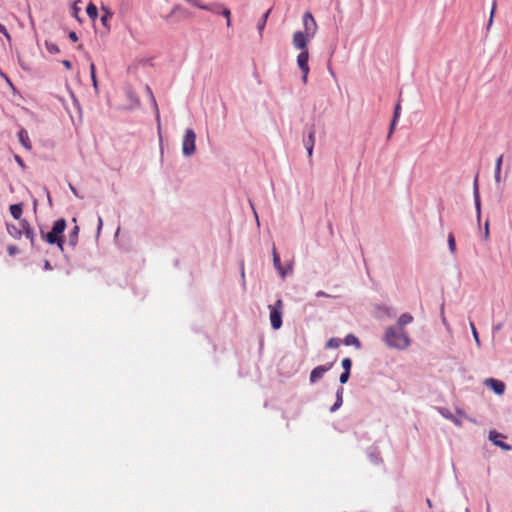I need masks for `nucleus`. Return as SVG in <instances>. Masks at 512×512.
I'll use <instances>...</instances> for the list:
<instances>
[{
	"label": "nucleus",
	"mask_w": 512,
	"mask_h": 512,
	"mask_svg": "<svg viewBox=\"0 0 512 512\" xmlns=\"http://www.w3.org/2000/svg\"><path fill=\"white\" fill-rule=\"evenodd\" d=\"M341 364H342V367H343L344 371H348V372H350V370H351V366H352V361H351V359H350V358H344V359L342 360V363H341Z\"/></svg>",
	"instance_id": "26"
},
{
	"label": "nucleus",
	"mask_w": 512,
	"mask_h": 512,
	"mask_svg": "<svg viewBox=\"0 0 512 512\" xmlns=\"http://www.w3.org/2000/svg\"><path fill=\"white\" fill-rule=\"evenodd\" d=\"M332 366L333 363H328L325 365L315 367L310 373V382L315 383L316 381L321 379L324 376V374L332 368Z\"/></svg>",
	"instance_id": "9"
},
{
	"label": "nucleus",
	"mask_w": 512,
	"mask_h": 512,
	"mask_svg": "<svg viewBox=\"0 0 512 512\" xmlns=\"http://www.w3.org/2000/svg\"><path fill=\"white\" fill-rule=\"evenodd\" d=\"M7 232L14 239H19L22 237V235H25V237L30 240L32 245L35 243V234L33 228L25 219L20 220L18 226L8 223Z\"/></svg>",
	"instance_id": "2"
},
{
	"label": "nucleus",
	"mask_w": 512,
	"mask_h": 512,
	"mask_svg": "<svg viewBox=\"0 0 512 512\" xmlns=\"http://www.w3.org/2000/svg\"><path fill=\"white\" fill-rule=\"evenodd\" d=\"M272 254H273L274 267L278 270V272L281 274V276L284 277L286 275V270H284V268L281 265L280 257L278 255L275 247L273 248Z\"/></svg>",
	"instance_id": "13"
},
{
	"label": "nucleus",
	"mask_w": 512,
	"mask_h": 512,
	"mask_svg": "<svg viewBox=\"0 0 512 512\" xmlns=\"http://www.w3.org/2000/svg\"><path fill=\"white\" fill-rule=\"evenodd\" d=\"M241 275L244 278V268L243 267L241 268Z\"/></svg>",
	"instance_id": "46"
},
{
	"label": "nucleus",
	"mask_w": 512,
	"mask_h": 512,
	"mask_svg": "<svg viewBox=\"0 0 512 512\" xmlns=\"http://www.w3.org/2000/svg\"><path fill=\"white\" fill-rule=\"evenodd\" d=\"M303 142H304V146L306 147L308 157H309V159H311L312 155H313L314 144H315V130H314V128L311 129L307 139H304Z\"/></svg>",
	"instance_id": "10"
},
{
	"label": "nucleus",
	"mask_w": 512,
	"mask_h": 512,
	"mask_svg": "<svg viewBox=\"0 0 512 512\" xmlns=\"http://www.w3.org/2000/svg\"><path fill=\"white\" fill-rule=\"evenodd\" d=\"M272 11V8L268 9L261 17V19L258 21V24H257V29H258V32L260 34V37H262V34H263V30L266 26V23H267V20H268V17L270 15Z\"/></svg>",
	"instance_id": "15"
},
{
	"label": "nucleus",
	"mask_w": 512,
	"mask_h": 512,
	"mask_svg": "<svg viewBox=\"0 0 512 512\" xmlns=\"http://www.w3.org/2000/svg\"><path fill=\"white\" fill-rule=\"evenodd\" d=\"M17 248L15 246H10L8 248V252L10 255H13L16 252Z\"/></svg>",
	"instance_id": "37"
},
{
	"label": "nucleus",
	"mask_w": 512,
	"mask_h": 512,
	"mask_svg": "<svg viewBox=\"0 0 512 512\" xmlns=\"http://www.w3.org/2000/svg\"><path fill=\"white\" fill-rule=\"evenodd\" d=\"M503 155H500L495 163V182L500 183L501 181V166H502Z\"/></svg>",
	"instance_id": "18"
},
{
	"label": "nucleus",
	"mask_w": 512,
	"mask_h": 512,
	"mask_svg": "<svg viewBox=\"0 0 512 512\" xmlns=\"http://www.w3.org/2000/svg\"><path fill=\"white\" fill-rule=\"evenodd\" d=\"M87 15L92 19H96L98 15L97 7L90 3L86 8Z\"/></svg>",
	"instance_id": "23"
},
{
	"label": "nucleus",
	"mask_w": 512,
	"mask_h": 512,
	"mask_svg": "<svg viewBox=\"0 0 512 512\" xmlns=\"http://www.w3.org/2000/svg\"><path fill=\"white\" fill-rule=\"evenodd\" d=\"M23 205L21 203L10 206V213L16 220H22Z\"/></svg>",
	"instance_id": "17"
},
{
	"label": "nucleus",
	"mask_w": 512,
	"mask_h": 512,
	"mask_svg": "<svg viewBox=\"0 0 512 512\" xmlns=\"http://www.w3.org/2000/svg\"><path fill=\"white\" fill-rule=\"evenodd\" d=\"M485 383H486V385L491 387L496 394L501 395V394L504 393L505 384L502 381H499V380H496V379H493V378H489V379L486 380Z\"/></svg>",
	"instance_id": "11"
},
{
	"label": "nucleus",
	"mask_w": 512,
	"mask_h": 512,
	"mask_svg": "<svg viewBox=\"0 0 512 512\" xmlns=\"http://www.w3.org/2000/svg\"><path fill=\"white\" fill-rule=\"evenodd\" d=\"M384 342L390 348L403 350L409 347L410 338L403 329L390 326L385 331Z\"/></svg>",
	"instance_id": "1"
},
{
	"label": "nucleus",
	"mask_w": 512,
	"mask_h": 512,
	"mask_svg": "<svg viewBox=\"0 0 512 512\" xmlns=\"http://www.w3.org/2000/svg\"><path fill=\"white\" fill-rule=\"evenodd\" d=\"M470 328H471V331H472L475 341L477 343H479V335H478V332H477L476 327L473 322H470Z\"/></svg>",
	"instance_id": "28"
},
{
	"label": "nucleus",
	"mask_w": 512,
	"mask_h": 512,
	"mask_svg": "<svg viewBox=\"0 0 512 512\" xmlns=\"http://www.w3.org/2000/svg\"><path fill=\"white\" fill-rule=\"evenodd\" d=\"M447 241H448L449 251L451 252V254L454 255L456 253V241H455V237H454L453 233H449Z\"/></svg>",
	"instance_id": "24"
},
{
	"label": "nucleus",
	"mask_w": 512,
	"mask_h": 512,
	"mask_svg": "<svg viewBox=\"0 0 512 512\" xmlns=\"http://www.w3.org/2000/svg\"><path fill=\"white\" fill-rule=\"evenodd\" d=\"M181 10V7L179 5H175L171 11V14H174L176 13L177 11H180Z\"/></svg>",
	"instance_id": "38"
},
{
	"label": "nucleus",
	"mask_w": 512,
	"mask_h": 512,
	"mask_svg": "<svg viewBox=\"0 0 512 512\" xmlns=\"http://www.w3.org/2000/svg\"><path fill=\"white\" fill-rule=\"evenodd\" d=\"M499 437H502L501 434L497 433L496 431H491L489 433V439L497 446L502 447L505 450H509L510 447L506 445L505 443L501 442L500 439H497Z\"/></svg>",
	"instance_id": "14"
},
{
	"label": "nucleus",
	"mask_w": 512,
	"mask_h": 512,
	"mask_svg": "<svg viewBox=\"0 0 512 512\" xmlns=\"http://www.w3.org/2000/svg\"><path fill=\"white\" fill-rule=\"evenodd\" d=\"M344 343L347 346L353 345L357 348L360 347V342H359L358 338L353 334H348L344 339Z\"/></svg>",
	"instance_id": "19"
},
{
	"label": "nucleus",
	"mask_w": 512,
	"mask_h": 512,
	"mask_svg": "<svg viewBox=\"0 0 512 512\" xmlns=\"http://www.w3.org/2000/svg\"><path fill=\"white\" fill-rule=\"evenodd\" d=\"M66 228V221L64 219H58L55 221L52 230L46 234L41 231L42 238L49 244H57V246L63 250L62 233Z\"/></svg>",
	"instance_id": "3"
},
{
	"label": "nucleus",
	"mask_w": 512,
	"mask_h": 512,
	"mask_svg": "<svg viewBox=\"0 0 512 512\" xmlns=\"http://www.w3.org/2000/svg\"><path fill=\"white\" fill-rule=\"evenodd\" d=\"M342 393H343V388L338 389L336 402L330 409L332 412L336 411L342 405V402H343Z\"/></svg>",
	"instance_id": "22"
},
{
	"label": "nucleus",
	"mask_w": 512,
	"mask_h": 512,
	"mask_svg": "<svg viewBox=\"0 0 512 512\" xmlns=\"http://www.w3.org/2000/svg\"><path fill=\"white\" fill-rule=\"evenodd\" d=\"M102 224H103L102 218H101V217H99V218H98V229H101Z\"/></svg>",
	"instance_id": "41"
},
{
	"label": "nucleus",
	"mask_w": 512,
	"mask_h": 512,
	"mask_svg": "<svg viewBox=\"0 0 512 512\" xmlns=\"http://www.w3.org/2000/svg\"><path fill=\"white\" fill-rule=\"evenodd\" d=\"M196 134L192 129L185 131L182 141V151L185 156H191L195 152Z\"/></svg>",
	"instance_id": "5"
},
{
	"label": "nucleus",
	"mask_w": 512,
	"mask_h": 512,
	"mask_svg": "<svg viewBox=\"0 0 512 512\" xmlns=\"http://www.w3.org/2000/svg\"><path fill=\"white\" fill-rule=\"evenodd\" d=\"M45 267L50 268V263L48 261L45 262Z\"/></svg>",
	"instance_id": "45"
},
{
	"label": "nucleus",
	"mask_w": 512,
	"mask_h": 512,
	"mask_svg": "<svg viewBox=\"0 0 512 512\" xmlns=\"http://www.w3.org/2000/svg\"><path fill=\"white\" fill-rule=\"evenodd\" d=\"M48 49H49L50 52H57L58 51V48L55 45H53L52 47H49Z\"/></svg>",
	"instance_id": "40"
},
{
	"label": "nucleus",
	"mask_w": 512,
	"mask_h": 512,
	"mask_svg": "<svg viewBox=\"0 0 512 512\" xmlns=\"http://www.w3.org/2000/svg\"><path fill=\"white\" fill-rule=\"evenodd\" d=\"M340 345L339 339L331 338L327 341L326 347L327 348H338Z\"/></svg>",
	"instance_id": "25"
},
{
	"label": "nucleus",
	"mask_w": 512,
	"mask_h": 512,
	"mask_svg": "<svg viewBox=\"0 0 512 512\" xmlns=\"http://www.w3.org/2000/svg\"><path fill=\"white\" fill-rule=\"evenodd\" d=\"M426 503H427V505H428V507H429L430 509H431V508H433V504H432V501H431L430 499H427V500H426Z\"/></svg>",
	"instance_id": "42"
},
{
	"label": "nucleus",
	"mask_w": 512,
	"mask_h": 512,
	"mask_svg": "<svg viewBox=\"0 0 512 512\" xmlns=\"http://www.w3.org/2000/svg\"><path fill=\"white\" fill-rule=\"evenodd\" d=\"M70 188H71L72 192H73L74 194H76V190H75L72 186H71Z\"/></svg>",
	"instance_id": "47"
},
{
	"label": "nucleus",
	"mask_w": 512,
	"mask_h": 512,
	"mask_svg": "<svg viewBox=\"0 0 512 512\" xmlns=\"http://www.w3.org/2000/svg\"><path fill=\"white\" fill-rule=\"evenodd\" d=\"M475 204H476V208H477L478 213H479L480 212V200H479V194H478L477 187L475 188Z\"/></svg>",
	"instance_id": "32"
},
{
	"label": "nucleus",
	"mask_w": 512,
	"mask_h": 512,
	"mask_svg": "<svg viewBox=\"0 0 512 512\" xmlns=\"http://www.w3.org/2000/svg\"><path fill=\"white\" fill-rule=\"evenodd\" d=\"M309 52L308 51H301L299 55L297 56V64L300 68L301 72L303 73V79L306 80L307 75L309 73Z\"/></svg>",
	"instance_id": "8"
},
{
	"label": "nucleus",
	"mask_w": 512,
	"mask_h": 512,
	"mask_svg": "<svg viewBox=\"0 0 512 512\" xmlns=\"http://www.w3.org/2000/svg\"><path fill=\"white\" fill-rule=\"evenodd\" d=\"M16 160H17V162H18L20 165H23V162H22V160L20 159V157H18V156H17V157H16Z\"/></svg>",
	"instance_id": "44"
},
{
	"label": "nucleus",
	"mask_w": 512,
	"mask_h": 512,
	"mask_svg": "<svg viewBox=\"0 0 512 512\" xmlns=\"http://www.w3.org/2000/svg\"><path fill=\"white\" fill-rule=\"evenodd\" d=\"M398 120H395V119H392L391 121V124H390V128H389V132H388V136L387 138L389 139L391 137V135L393 134L394 130H395V126H396V123H397Z\"/></svg>",
	"instance_id": "31"
},
{
	"label": "nucleus",
	"mask_w": 512,
	"mask_h": 512,
	"mask_svg": "<svg viewBox=\"0 0 512 512\" xmlns=\"http://www.w3.org/2000/svg\"><path fill=\"white\" fill-rule=\"evenodd\" d=\"M302 21L304 26L303 32L313 38L318 30V25L315 18L310 12H306L303 15Z\"/></svg>",
	"instance_id": "7"
},
{
	"label": "nucleus",
	"mask_w": 512,
	"mask_h": 512,
	"mask_svg": "<svg viewBox=\"0 0 512 512\" xmlns=\"http://www.w3.org/2000/svg\"><path fill=\"white\" fill-rule=\"evenodd\" d=\"M349 376H350V372H348V371H344V372L340 375V378H339L340 383L345 384V383L348 381Z\"/></svg>",
	"instance_id": "29"
},
{
	"label": "nucleus",
	"mask_w": 512,
	"mask_h": 512,
	"mask_svg": "<svg viewBox=\"0 0 512 512\" xmlns=\"http://www.w3.org/2000/svg\"><path fill=\"white\" fill-rule=\"evenodd\" d=\"M221 15H223L226 18V25L227 27H231V11L228 7H226L224 4L221 8Z\"/></svg>",
	"instance_id": "21"
},
{
	"label": "nucleus",
	"mask_w": 512,
	"mask_h": 512,
	"mask_svg": "<svg viewBox=\"0 0 512 512\" xmlns=\"http://www.w3.org/2000/svg\"><path fill=\"white\" fill-rule=\"evenodd\" d=\"M414 320L413 316L409 313H403L399 316L397 320V324L399 325V328L403 329L404 326L412 323Z\"/></svg>",
	"instance_id": "16"
},
{
	"label": "nucleus",
	"mask_w": 512,
	"mask_h": 512,
	"mask_svg": "<svg viewBox=\"0 0 512 512\" xmlns=\"http://www.w3.org/2000/svg\"><path fill=\"white\" fill-rule=\"evenodd\" d=\"M95 71H96V69H95V65H94V63H90V73H91V78H92V80H93V84H94V86H96V76H95Z\"/></svg>",
	"instance_id": "30"
},
{
	"label": "nucleus",
	"mask_w": 512,
	"mask_h": 512,
	"mask_svg": "<svg viewBox=\"0 0 512 512\" xmlns=\"http://www.w3.org/2000/svg\"><path fill=\"white\" fill-rule=\"evenodd\" d=\"M466 512H469V510L467 509Z\"/></svg>",
	"instance_id": "49"
},
{
	"label": "nucleus",
	"mask_w": 512,
	"mask_h": 512,
	"mask_svg": "<svg viewBox=\"0 0 512 512\" xmlns=\"http://www.w3.org/2000/svg\"><path fill=\"white\" fill-rule=\"evenodd\" d=\"M495 8H496V3L494 2L492 10H491L488 26H490L492 24V22H493V16H494Z\"/></svg>",
	"instance_id": "34"
},
{
	"label": "nucleus",
	"mask_w": 512,
	"mask_h": 512,
	"mask_svg": "<svg viewBox=\"0 0 512 512\" xmlns=\"http://www.w3.org/2000/svg\"><path fill=\"white\" fill-rule=\"evenodd\" d=\"M101 21H102V23L105 25V24H106V21H107V16H103V17L101 18Z\"/></svg>",
	"instance_id": "43"
},
{
	"label": "nucleus",
	"mask_w": 512,
	"mask_h": 512,
	"mask_svg": "<svg viewBox=\"0 0 512 512\" xmlns=\"http://www.w3.org/2000/svg\"><path fill=\"white\" fill-rule=\"evenodd\" d=\"M69 38L73 41V42H76L78 40V36L76 34V32L72 31L69 33Z\"/></svg>",
	"instance_id": "35"
},
{
	"label": "nucleus",
	"mask_w": 512,
	"mask_h": 512,
	"mask_svg": "<svg viewBox=\"0 0 512 512\" xmlns=\"http://www.w3.org/2000/svg\"><path fill=\"white\" fill-rule=\"evenodd\" d=\"M73 102H74V104H77V99L73 98Z\"/></svg>",
	"instance_id": "48"
},
{
	"label": "nucleus",
	"mask_w": 512,
	"mask_h": 512,
	"mask_svg": "<svg viewBox=\"0 0 512 512\" xmlns=\"http://www.w3.org/2000/svg\"><path fill=\"white\" fill-rule=\"evenodd\" d=\"M0 33H2L3 35H5L8 39H10V35L6 29V27L4 25H2L0 23Z\"/></svg>",
	"instance_id": "33"
},
{
	"label": "nucleus",
	"mask_w": 512,
	"mask_h": 512,
	"mask_svg": "<svg viewBox=\"0 0 512 512\" xmlns=\"http://www.w3.org/2000/svg\"><path fill=\"white\" fill-rule=\"evenodd\" d=\"M270 323L273 329L278 330L282 326L283 301L278 299L274 305H269Z\"/></svg>",
	"instance_id": "4"
},
{
	"label": "nucleus",
	"mask_w": 512,
	"mask_h": 512,
	"mask_svg": "<svg viewBox=\"0 0 512 512\" xmlns=\"http://www.w3.org/2000/svg\"><path fill=\"white\" fill-rule=\"evenodd\" d=\"M400 112H401V104H400V102H397L395 105V108H394V114H393L392 119L398 120L400 117Z\"/></svg>",
	"instance_id": "27"
},
{
	"label": "nucleus",
	"mask_w": 512,
	"mask_h": 512,
	"mask_svg": "<svg viewBox=\"0 0 512 512\" xmlns=\"http://www.w3.org/2000/svg\"><path fill=\"white\" fill-rule=\"evenodd\" d=\"M62 64H63V65L66 67V69H68V70H69V69H71V67H72V64H71V62H70L69 60H63V61H62Z\"/></svg>",
	"instance_id": "36"
},
{
	"label": "nucleus",
	"mask_w": 512,
	"mask_h": 512,
	"mask_svg": "<svg viewBox=\"0 0 512 512\" xmlns=\"http://www.w3.org/2000/svg\"><path fill=\"white\" fill-rule=\"evenodd\" d=\"M79 227L75 226L69 234V243L71 246H75L78 240Z\"/></svg>",
	"instance_id": "20"
},
{
	"label": "nucleus",
	"mask_w": 512,
	"mask_h": 512,
	"mask_svg": "<svg viewBox=\"0 0 512 512\" xmlns=\"http://www.w3.org/2000/svg\"><path fill=\"white\" fill-rule=\"evenodd\" d=\"M316 296L317 297H328V295L325 292H323V291H318L316 293Z\"/></svg>",
	"instance_id": "39"
},
{
	"label": "nucleus",
	"mask_w": 512,
	"mask_h": 512,
	"mask_svg": "<svg viewBox=\"0 0 512 512\" xmlns=\"http://www.w3.org/2000/svg\"><path fill=\"white\" fill-rule=\"evenodd\" d=\"M18 138H19L20 143L23 145V147L25 149H27V150H31L32 149V144H31V141L29 139L28 132L25 129H21L19 131Z\"/></svg>",
	"instance_id": "12"
},
{
	"label": "nucleus",
	"mask_w": 512,
	"mask_h": 512,
	"mask_svg": "<svg viewBox=\"0 0 512 512\" xmlns=\"http://www.w3.org/2000/svg\"><path fill=\"white\" fill-rule=\"evenodd\" d=\"M312 37L305 34L303 31H296L293 34L292 43L295 49L301 51H308V43Z\"/></svg>",
	"instance_id": "6"
}]
</instances>
